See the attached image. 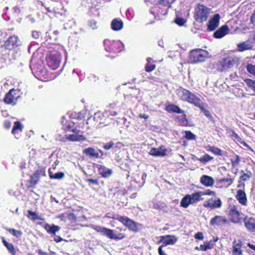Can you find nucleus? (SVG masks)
I'll list each match as a JSON object with an SVG mask.
<instances>
[{"label": "nucleus", "mask_w": 255, "mask_h": 255, "mask_svg": "<svg viewBox=\"0 0 255 255\" xmlns=\"http://www.w3.org/2000/svg\"><path fill=\"white\" fill-rule=\"evenodd\" d=\"M176 93L180 100L194 104L201 110L203 109V102L201 100L189 90L180 88L176 90Z\"/></svg>", "instance_id": "nucleus-1"}, {"label": "nucleus", "mask_w": 255, "mask_h": 255, "mask_svg": "<svg viewBox=\"0 0 255 255\" xmlns=\"http://www.w3.org/2000/svg\"><path fill=\"white\" fill-rule=\"evenodd\" d=\"M239 63V58L235 56H230L219 61L218 69L221 71H227Z\"/></svg>", "instance_id": "nucleus-2"}, {"label": "nucleus", "mask_w": 255, "mask_h": 255, "mask_svg": "<svg viewBox=\"0 0 255 255\" xmlns=\"http://www.w3.org/2000/svg\"><path fill=\"white\" fill-rule=\"evenodd\" d=\"M91 227L97 232L103 233L110 239L119 240H122L125 237V235L124 234L118 233L116 231L100 226L91 225Z\"/></svg>", "instance_id": "nucleus-3"}, {"label": "nucleus", "mask_w": 255, "mask_h": 255, "mask_svg": "<svg viewBox=\"0 0 255 255\" xmlns=\"http://www.w3.org/2000/svg\"><path fill=\"white\" fill-rule=\"evenodd\" d=\"M208 53L207 51L201 49H194L190 51L189 60L191 63L202 62L205 60Z\"/></svg>", "instance_id": "nucleus-4"}, {"label": "nucleus", "mask_w": 255, "mask_h": 255, "mask_svg": "<svg viewBox=\"0 0 255 255\" xmlns=\"http://www.w3.org/2000/svg\"><path fill=\"white\" fill-rule=\"evenodd\" d=\"M210 9L203 4H198L195 9L194 18L200 23L207 20Z\"/></svg>", "instance_id": "nucleus-5"}, {"label": "nucleus", "mask_w": 255, "mask_h": 255, "mask_svg": "<svg viewBox=\"0 0 255 255\" xmlns=\"http://www.w3.org/2000/svg\"><path fill=\"white\" fill-rule=\"evenodd\" d=\"M105 50L111 53L120 52L123 50L124 44L119 40L114 41L106 39L104 42Z\"/></svg>", "instance_id": "nucleus-6"}, {"label": "nucleus", "mask_w": 255, "mask_h": 255, "mask_svg": "<svg viewBox=\"0 0 255 255\" xmlns=\"http://www.w3.org/2000/svg\"><path fill=\"white\" fill-rule=\"evenodd\" d=\"M113 219H116L123 223L125 226L128 227L130 230L136 232L138 231V228L137 224L134 222L130 219L120 215H115L112 217Z\"/></svg>", "instance_id": "nucleus-7"}, {"label": "nucleus", "mask_w": 255, "mask_h": 255, "mask_svg": "<svg viewBox=\"0 0 255 255\" xmlns=\"http://www.w3.org/2000/svg\"><path fill=\"white\" fill-rule=\"evenodd\" d=\"M228 212L232 222L237 224L241 222L242 218L241 213L238 210V206L234 205H229L228 208Z\"/></svg>", "instance_id": "nucleus-8"}, {"label": "nucleus", "mask_w": 255, "mask_h": 255, "mask_svg": "<svg viewBox=\"0 0 255 255\" xmlns=\"http://www.w3.org/2000/svg\"><path fill=\"white\" fill-rule=\"evenodd\" d=\"M222 201L219 198H211L205 201L203 203V206L210 209L219 208L222 206Z\"/></svg>", "instance_id": "nucleus-9"}, {"label": "nucleus", "mask_w": 255, "mask_h": 255, "mask_svg": "<svg viewBox=\"0 0 255 255\" xmlns=\"http://www.w3.org/2000/svg\"><path fill=\"white\" fill-rule=\"evenodd\" d=\"M20 41L18 40V37L15 35L10 37L4 43V46L6 49H12L15 46L19 45Z\"/></svg>", "instance_id": "nucleus-10"}, {"label": "nucleus", "mask_w": 255, "mask_h": 255, "mask_svg": "<svg viewBox=\"0 0 255 255\" xmlns=\"http://www.w3.org/2000/svg\"><path fill=\"white\" fill-rule=\"evenodd\" d=\"M228 220L226 217L222 216H216L210 221V225L212 226H221L226 224Z\"/></svg>", "instance_id": "nucleus-11"}, {"label": "nucleus", "mask_w": 255, "mask_h": 255, "mask_svg": "<svg viewBox=\"0 0 255 255\" xmlns=\"http://www.w3.org/2000/svg\"><path fill=\"white\" fill-rule=\"evenodd\" d=\"M220 19V15L219 14H215L209 21L208 24V29L210 31L214 30L219 26Z\"/></svg>", "instance_id": "nucleus-12"}, {"label": "nucleus", "mask_w": 255, "mask_h": 255, "mask_svg": "<svg viewBox=\"0 0 255 255\" xmlns=\"http://www.w3.org/2000/svg\"><path fill=\"white\" fill-rule=\"evenodd\" d=\"M167 150L163 146L158 148H151L149 154L155 156H164L166 154Z\"/></svg>", "instance_id": "nucleus-13"}, {"label": "nucleus", "mask_w": 255, "mask_h": 255, "mask_svg": "<svg viewBox=\"0 0 255 255\" xmlns=\"http://www.w3.org/2000/svg\"><path fill=\"white\" fill-rule=\"evenodd\" d=\"M15 91L14 89L10 90L5 95L4 102L7 104H10L12 106L16 104L17 97L13 95Z\"/></svg>", "instance_id": "nucleus-14"}, {"label": "nucleus", "mask_w": 255, "mask_h": 255, "mask_svg": "<svg viewBox=\"0 0 255 255\" xmlns=\"http://www.w3.org/2000/svg\"><path fill=\"white\" fill-rule=\"evenodd\" d=\"M253 47V42L248 40L237 45V50L240 52H243L245 50L252 49Z\"/></svg>", "instance_id": "nucleus-15"}, {"label": "nucleus", "mask_w": 255, "mask_h": 255, "mask_svg": "<svg viewBox=\"0 0 255 255\" xmlns=\"http://www.w3.org/2000/svg\"><path fill=\"white\" fill-rule=\"evenodd\" d=\"M177 240V238L174 236L167 235L162 237L161 242L162 243L161 245L163 247H165L168 245H174Z\"/></svg>", "instance_id": "nucleus-16"}, {"label": "nucleus", "mask_w": 255, "mask_h": 255, "mask_svg": "<svg viewBox=\"0 0 255 255\" xmlns=\"http://www.w3.org/2000/svg\"><path fill=\"white\" fill-rule=\"evenodd\" d=\"M229 28L227 25H224L214 33V36L216 38H221L228 33Z\"/></svg>", "instance_id": "nucleus-17"}, {"label": "nucleus", "mask_w": 255, "mask_h": 255, "mask_svg": "<svg viewBox=\"0 0 255 255\" xmlns=\"http://www.w3.org/2000/svg\"><path fill=\"white\" fill-rule=\"evenodd\" d=\"M242 246V242L240 240L235 241L233 245L232 253L233 255H242L243 251L241 249Z\"/></svg>", "instance_id": "nucleus-18"}, {"label": "nucleus", "mask_w": 255, "mask_h": 255, "mask_svg": "<svg viewBox=\"0 0 255 255\" xmlns=\"http://www.w3.org/2000/svg\"><path fill=\"white\" fill-rule=\"evenodd\" d=\"M200 182L206 187H211L214 185L215 181L212 177L204 175L200 178Z\"/></svg>", "instance_id": "nucleus-19"}, {"label": "nucleus", "mask_w": 255, "mask_h": 255, "mask_svg": "<svg viewBox=\"0 0 255 255\" xmlns=\"http://www.w3.org/2000/svg\"><path fill=\"white\" fill-rule=\"evenodd\" d=\"M244 223L246 228L249 231L251 232H255V220L254 218L245 219Z\"/></svg>", "instance_id": "nucleus-20"}, {"label": "nucleus", "mask_w": 255, "mask_h": 255, "mask_svg": "<svg viewBox=\"0 0 255 255\" xmlns=\"http://www.w3.org/2000/svg\"><path fill=\"white\" fill-rule=\"evenodd\" d=\"M236 198L240 204L244 206L247 205V199L244 191L242 190H239L237 193Z\"/></svg>", "instance_id": "nucleus-21"}, {"label": "nucleus", "mask_w": 255, "mask_h": 255, "mask_svg": "<svg viewBox=\"0 0 255 255\" xmlns=\"http://www.w3.org/2000/svg\"><path fill=\"white\" fill-rule=\"evenodd\" d=\"M48 64L52 69L54 70L59 66L60 61L59 59L56 58L54 56L51 55L48 60Z\"/></svg>", "instance_id": "nucleus-22"}, {"label": "nucleus", "mask_w": 255, "mask_h": 255, "mask_svg": "<svg viewBox=\"0 0 255 255\" xmlns=\"http://www.w3.org/2000/svg\"><path fill=\"white\" fill-rule=\"evenodd\" d=\"M44 229L48 233L55 236V233L60 230V227L54 224L50 225L48 224H47L45 225Z\"/></svg>", "instance_id": "nucleus-23"}, {"label": "nucleus", "mask_w": 255, "mask_h": 255, "mask_svg": "<svg viewBox=\"0 0 255 255\" xmlns=\"http://www.w3.org/2000/svg\"><path fill=\"white\" fill-rule=\"evenodd\" d=\"M83 153L90 157L99 158V154L98 152L92 147L85 148L83 151Z\"/></svg>", "instance_id": "nucleus-24"}, {"label": "nucleus", "mask_w": 255, "mask_h": 255, "mask_svg": "<svg viewBox=\"0 0 255 255\" xmlns=\"http://www.w3.org/2000/svg\"><path fill=\"white\" fill-rule=\"evenodd\" d=\"M166 111L169 113H176L177 114H184V111L179 108V107L175 105L170 104L167 106L165 108Z\"/></svg>", "instance_id": "nucleus-25"}, {"label": "nucleus", "mask_w": 255, "mask_h": 255, "mask_svg": "<svg viewBox=\"0 0 255 255\" xmlns=\"http://www.w3.org/2000/svg\"><path fill=\"white\" fill-rule=\"evenodd\" d=\"M123 27V22L121 20L114 19L111 22V27L115 31L120 30Z\"/></svg>", "instance_id": "nucleus-26"}, {"label": "nucleus", "mask_w": 255, "mask_h": 255, "mask_svg": "<svg viewBox=\"0 0 255 255\" xmlns=\"http://www.w3.org/2000/svg\"><path fill=\"white\" fill-rule=\"evenodd\" d=\"M189 196L191 199V204H194L200 201L204 200V198L201 197L199 192L189 194Z\"/></svg>", "instance_id": "nucleus-27"}, {"label": "nucleus", "mask_w": 255, "mask_h": 255, "mask_svg": "<svg viewBox=\"0 0 255 255\" xmlns=\"http://www.w3.org/2000/svg\"><path fill=\"white\" fill-rule=\"evenodd\" d=\"M66 138L69 140L72 141H81L86 140V137L84 136H77L75 134H67L66 135Z\"/></svg>", "instance_id": "nucleus-28"}, {"label": "nucleus", "mask_w": 255, "mask_h": 255, "mask_svg": "<svg viewBox=\"0 0 255 255\" xmlns=\"http://www.w3.org/2000/svg\"><path fill=\"white\" fill-rule=\"evenodd\" d=\"M99 170L102 176L106 178L109 177L113 173L112 169L107 168L103 166H101L100 167Z\"/></svg>", "instance_id": "nucleus-29"}, {"label": "nucleus", "mask_w": 255, "mask_h": 255, "mask_svg": "<svg viewBox=\"0 0 255 255\" xmlns=\"http://www.w3.org/2000/svg\"><path fill=\"white\" fill-rule=\"evenodd\" d=\"M190 204H191V199L189 194L185 196L181 201L180 206L183 208H187Z\"/></svg>", "instance_id": "nucleus-30"}, {"label": "nucleus", "mask_w": 255, "mask_h": 255, "mask_svg": "<svg viewBox=\"0 0 255 255\" xmlns=\"http://www.w3.org/2000/svg\"><path fill=\"white\" fill-rule=\"evenodd\" d=\"M49 175L51 179H61L64 177V173L62 172H58L53 174L52 172L49 169L48 171Z\"/></svg>", "instance_id": "nucleus-31"}, {"label": "nucleus", "mask_w": 255, "mask_h": 255, "mask_svg": "<svg viewBox=\"0 0 255 255\" xmlns=\"http://www.w3.org/2000/svg\"><path fill=\"white\" fill-rule=\"evenodd\" d=\"M231 138L236 142H238L240 143L243 144L246 146H248V144L242 140V138L238 135V134L234 132H233L231 135Z\"/></svg>", "instance_id": "nucleus-32"}, {"label": "nucleus", "mask_w": 255, "mask_h": 255, "mask_svg": "<svg viewBox=\"0 0 255 255\" xmlns=\"http://www.w3.org/2000/svg\"><path fill=\"white\" fill-rule=\"evenodd\" d=\"M2 242L4 246L6 247L7 250L12 254V255H15V251L13 245L12 244L8 243L4 240H3Z\"/></svg>", "instance_id": "nucleus-33"}, {"label": "nucleus", "mask_w": 255, "mask_h": 255, "mask_svg": "<svg viewBox=\"0 0 255 255\" xmlns=\"http://www.w3.org/2000/svg\"><path fill=\"white\" fill-rule=\"evenodd\" d=\"M28 214L27 215V217L33 221H35L36 220H42V218L38 216L35 212L28 211Z\"/></svg>", "instance_id": "nucleus-34"}, {"label": "nucleus", "mask_w": 255, "mask_h": 255, "mask_svg": "<svg viewBox=\"0 0 255 255\" xmlns=\"http://www.w3.org/2000/svg\"><path fill=\"white\" fill-rule=\"evenodd\" d=\"M213 157L210 156L208 154H205L203 156H202L200 158H198V160H199L202 163H203L205 164L206 162L213 160Z\"/></svg>", "instance_id": "nucleus-35"}, {"label": "nucleus", "mask_w": 255, "mask_h": 255, "mask_svg": "<svg viewBox=\"0 0 255 255\" xmlns=\"http://www.w3.org/2000/svg\"><path fill=\"white\" fill-rule=\"evenodd\" d=\"M241 173H242L243 174L240 177V179L241 180L247 181L249 180L252 177V173L250 171L246 173H244L243 170H242Z\"/></svg>", "instance_id": "nucleus-36"}, {"label": "nucleus", "mask_w": 255, "mask_h": 255, "mask_svg": "<svg viewBox=\"0 0 255 255\" xmlns=\"http://www.w3.org/2000/svg\"><path fill=\"white\" fill-rule=\"evenodd\" d=\"M201 197L205 195H208L210 196H215L216 193L214 191H211L210 189H207L203 191H199Z\"/></svg>", "instance_id": "nucleus-37"}, {"label": "nucleus", "mask_w": 255, "mask_h": 255, "mask_svg": "<svg viewBox=\"0 0 255 255\" xmlns=\"http://www.w3.org/2000/svg\"><path fill=\"white\" fill-rule=\"evenodd\" d=\"M6 230L17 238L20 237L22 235V232L19 230H16L13 229H7Z\"/></svg>", "instance_id": "nucleus-38"}, {"label": "nucleus", "mask_w": 255, "mask_h": 255, "mask_svg": "<svg viewBox=\"0 0 255 255\" xmlns=\"http://www.w3.org/2000/svg\"><path fill=\"white\" fill-rule=\"evenodd\" d=\"M212 246L209 242H206L204 245H201L200 246V250L202 251H206L208 250L211 249Z\"/></svg>", "instance_id": "nucleus-39"}, {"label": "nucleus", "mask_w": 255, "mask_h": 255, "mask_svg": "<svg viewBox=\"0 0 255 255\" xmlns=\"http://www.w3.org/2000/svg\"><path fill=\"white\" fill-rule=\"evenodd\" d=\"M207 150L210 151L216 155H221V150L219 148L214 146H209Z\"/></svg>", "instance_id": "nucleus-40"}, {"label": "nucleus", "mask_w": 255, "mask_h": 255, "mask_svg": "<svg viewBox=\"0 0 255 255\" xmlns=\"http://www.w3.org/2000/svg\"><path fill=\"white\" fill-rule=\"evenodd\" d=\"M245 82L248 87H250L253 90L254 89L255 87V81L250 79H247L245 80Z\"/></svg>", "instance_id": "nucleus-41"}, {"label": "nucleus", "mask_w": 255, "mask_h": 255, "mask_svg": "<svg viewBox=\"0 0 255 255\" xmlns=\"http://www.w3.org/2000/svg\"><path fill=\"white\" fill-rule=\"evenodd\" d=\"M22 127H23L22 125L21 124V123L19 122H15L14 123V127L12 130V133L13 134H14L15 131L17 129L21 130V129L22 128Z\"/></svg>", "instance_id": "nucleus-42"}, {"label": "nucleus", "mask_w": 255, "mask_h": 255, "mask_svg": "<svg viewBox=\"0 0 255 255\" xmlns=\"http://www.w3.org/2000/svg\"><path fill=\"white\" fill-rule=\"evenodd\" d=\"M247 70L250 73L255 75V64H248L247 66Z\"/></svg>", "instance_id": "nucleus-43"}, {"label": "nucleus", "mask_w": 255, "mask_h": 255, "mask_svg": "<svg viewBox=\"0 0 255 255\" xmlns=\"http://www.w3.org/2000/svg\"><path fill=\"white\" fill-rule=\"evenodd\" d=\"M241 161V158L240 157V156L238 155H236V157H235V159H232V165L233 167H236L237 166L240 162Z\"/></svg>", "instance_id": "nucleus-44"}, {"label": "nucleus", "mask_w": 255, "mask_h": 255, "mask_svg": "<svg viewBox=\"0 0 255 255\" xmlns=\"http://www.w3.org/2000/svg\"><path fill=\"white\" fill-rule=\"evenodd\" d=\"M185 136L187 139H189V140L195 139V138H196L195 135H194L193 133H192L190 131H186L185 132Z\"/></svg>", "instance_id": "nucleus-45"}, {"label": "nucleus", "mask_w": 255, "mask_h": 255, "mask_svg": "<svg viewBox=\"0 0 255 255\" xmlns=\"http://www.w3.org/2000/svg\"><path fill=\"white\" fill-rule=\"evenodd\" d=\"M74 124L72 122H67L66 124L64 126V128L65 130L67 131H72V129H73V128Z\"/></svg>", "instance_id": "nucleus-46"}, {"label": "nucleus", "mask_w": 255, "mask_h": 255, "mask_svg": "<svg viewBox=\"0 0 255 255\" xmlns=\"http://www.w3.org/2000/svg\"><path fill=\"white\" fill-rule=\"evenodd\" d=\"M186 21L182 18L177 17L175 19V22L179 26H182L185 23Z\"/></svg>", "instance_id": "nucleus-47"}, {"label": "nucleus", "mask_w": 255, "mask_h": 255, "mask_svg": "<svg viewBox=\"0 0 255 255\" xmlns=\"http://www.w3.org/2000/svg\"><path fill=\"white\" fill-rule=\"evenodd\" d=\"M220 182L221 183L228 182V184L227 185V187H229L233 183V179L232 178H223L220 180Z\"/></svg>", "instance_id": "nucleus-48"}, {"label": "nucleus", "mask_w": 255, "mask_h": 255, "mask_svg": "<svg viewBox=\"0 0 255 255\" xmlns=\"http://www.w3.org/2000/svg\"><path fill=\"white\" fill-rule=\"evenodd\" d=\"M155 68V65L154 64H147L145 66V71L147 72H150L153 71Z\"/></svg>", "instance_id": "nucleus-49"}, {"label": "nucleus", "mask_w": 255, "mask_h": 255, "mask_svg": "<svg viewBox=\"0 0 255 255\" xmlns=\"http://www.w3.org/2000/svg\"><path fill=\"white\" fill-rule=\"evenodd\" d=\"M72 131L74 134L76 135L77 136H83V132L79 129H77L76 128L72 129Z\"/></svg>", "instance_id": "nucleus-50"}, {"label": "nucleus", "mask_w": 255, "mask_h": 255, "mask_svg": "<svg viewBox=\"0 0 255 255\" xmlns=\"http://www.w3.org/2000/svg\"><path fill=\"white\" fill-rule=\"evenodd\" d=\"M114 145V142L112 141L106 143L104 145V148L106 150H109L110 149H111L113 146Z\"/></svg>", "instance_id": "nucleus-51"}, {"label": "nucleus", "mask_w": 255, "mask_h": 255, "mask_svg": "<svg viewBox=\"0 0 255 255\" xmlns=\"http://www.w3.org/2000/svg\"><path fill=\"white\" fill-rule=\"evenodd\" d=\"M194 238L196 239H198V240H202L204 239V236H203L202 233H201V232H198L197 233H196L195 235Z\"/></svg>", "instance_id": "nucleus-52"}, {"label": "nucleus", "mask_w": 255, "mask_h": 255, "mask_svg": "<svg viewBox=\"0 0 255 255\" xmlns=\"http://www.w3.org/2000/svg\"><path fill=\"white\" fill-rule=\"evenodd\" d=\"M159 5H163L164 6H167L168 8H169L171 6L170 4H169L168 2L165 1L164 0H161L159 2Z\"/></svg>", "instance_id": "nucleus-53"}, {"label": "nucleus", "mask_w": 255, "mask_h": 255, "mask_svg": "<svg viewBox=\"0 0 255 255\" xmlns=\"http://www.w3.org/2000/svg\"><path fill=\"white\" fill-rule=\"evenodd\" d=\"M40 33L37 31H32V36L35 39H38L40 36Z\"/></svg>", "instance_id": "nucleus-54"}, {"label": "nucleus", "mask_w": 255, "mask_h": 255, "mask_svg": "<svg viewBox=\"0 0 255 255\" xmlns=\"http://www.w3.org/2000/svg\"><path fill=\"white\" fill-rule=\"evenodd\" d=\"M89 25L92 29H95L97 28V22L95 20H92L89 22Z\"/></svg>", "instance_id": "nucleus-55"}, {"label": "nucleus", "mask_w": 255, "mask_h": 255, "mask_svg": "<svg viewBox=\"0 0 255 255\" xmlns=\"http://www.w3.org/2000/svg\"><path fill=\"white\" fill-rule=\"evenodd\" d=\"M37 177L36 176L31 177V183L33 184H35L37 182Z\"/></svg>", "instance_id": "nucleus-56"}, {"label": "nucleus", "mask_w": 255, "mask_h": 255, "mask_svg": "<svg viewBox=\"0 0 255 255\" xmlns=\"http://www.w3.org/2000/svg\"><path fill=\"white\" fill-rule=\"evenodd\" d=\"M163 247H164L162 246V245H161L158 248V254H159V255H167L162 251V249Z\"/></svg>", "instance_id": "nucleus-57"}, {"label": "nucleus", "mask_w": 255, "mask_h": 255, "mask_svg": "<svg viewBox=\"0 0 255 255\" xmlns=\"http://www.w3.org/2000/svg\"><path fill=\"white\" fill-rule=\"evenodd\" d=\"M101 114L100 113H97L95 115V116L94 117V120L96 121L97 122H99V119L101 117Z\"/></svg>", "instance_id": "nucleus-58"}, {"label": "nucleus", "mask_w": 255, "mask_h": 255, "mask_svg": "<svg viewBox=\"0 0 255 255\" xmlns=\"http://www.w3.org/2000/svg\"><path fill=\"white\" fill-rule=\"evenodd\" d=\"M67 214H62L58 216V218L61 219V220L65 221L66 218Z\"/></svg>", "instance_id": "nucleus-59"}, {"label": "nucleus", "mask_w": 255, "mask_h": 255, "mask_svg": "<svg viewBox=\"0 0 255 255\" xmlns=\"http://www.w3.org/2000/svg\"><path fill=\"white\" fill-rule=\"evenodd\" d=\"M251 20L252 23L255 26V10L251 17Z\"/></svg>", "instance_id": "nucleus-60"}, {"label": "nucleus", "mask_w": 255, "mask_h": 255, "mask_svg": "<svg viewBox=\"0 0 255 255\" xmlns=\"http://www.w3.org/2000/svg\"><path fill=\"white\" fill-rule=\"evenodd\" d=\"M201 110L202 111H203V112L206 116L210 117V112L208 110H205L203 107V109Z\"/></svg>", "instance_id": "nucleus-61"}, {"label": "nucleus", "mask_w": 255, "mask_h": 255, "mask_svg": "<svg viewBox=\"0 0 255 255\" xmlns=\"http://www.w3.org/2000/svg\"><path fill=\"white\" fill-rule=\"evenodd\" d=\"M89 182L90 183L95 184H98V181L97 179H88Z\"/></svg>", "instance_id": "nucleus-62"}, {"label": "nucleus", "mask_w": 255, "mask_h": 255, "mask_svg": "<svg viewBox=\"0 0 255 255\" xmlns=\"http://www.w3.org/2000/svg\"><path fill=\"white\" fill-rule=\"evenodd\" d=\"M62 240V239L60 237L55 236V237L54 238V241L58 243V242H61Z\"/></svg>", "instance_id": "nucleus-63"}, {"label": "nucleus", "mask_w": 255, "mask_h": 255, "mask_svg": "<svg viewBox=\"0 0 255 255\" xmlns=\"http://www.w3.org/2000/svg\"><path fill=\"white\" fill-rule=\"evenodd\" d=\"M38 253L41 255H48V254L46 252H43L41 250H38Z\"/></svg>", "instance_id": "nucleus-64"}]
</instances>
